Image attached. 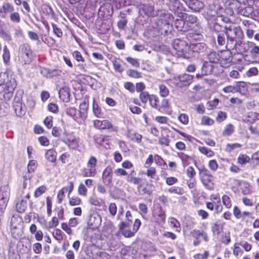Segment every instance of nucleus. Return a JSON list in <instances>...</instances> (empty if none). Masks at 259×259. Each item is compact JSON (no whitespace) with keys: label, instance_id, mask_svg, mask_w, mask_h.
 Here are the masks:
<instances>
[{"label":"nucleus","instance_id":"obj_1","mask_svg":"<svg viewBox=\"0 0 259 259\" xmlns=\"http://www.w3.org/2000/svg\"><path fill=\"white\" fill-rule=\"evenodd\" d=\"M224 32L227 36L226 49L233 50L236 49L237 44L243 37V32L241 28L235 25L226 26Z\"/></svg>","mask_w":259,"mask_h":259},{"label":"nucleus","instance_id":"obj_2","mask_svg":"<svg viewBox=\"0 0 259 259\" xmlns=\"http://www.w3.org/2000/svg\"><path fill=\"white\" fill-rule=\"evenodd\" d=\"M17 86L15 78L8 73H0V93L6 100H10Z\"/></svg>","mask_w":259,"mask_h":259},{"label":"nucleus","instance_id":"obj_3","mask_svg":"<svg viewBox=\"0 0 259 259\" xmlns=\"http://www.w3.org/2000/svg\"><path fill=\"white\" fill-rule=\"evenodd\" d=\"M156 19L153 25V27L159 31H163L167 32L169 29V26L172 21L173 16L165 10L158 11L156 13Z\"/></svg>","mask_w":259,"mask_h":259},{"label":"nucleus","instance_id":"obj_4","mask_svg":"<svg viewBox=\"0 0 259 259\" xmlns=\"http://www.w3.org/2000/svg\"><path fill=\"white\" fill-rule=\"evenodd\" d=\"M199 170V175L201 182L204 187L208 190H212L213 188L214 177L211 175L210 171L204 166L197 167Z\"/></svg>","mask_w":259,"mask_h":259},{"label":"nucleus","instance_id":"obj_5","mask_svg":"<svg viewBox=\"0 0 259 259\" xmlns=\"http://www.w3.org/2000/svg\"><path fill=\"white\" fill-rule=\"evenodd\" d=\"M18 57L19 61L24 64H29L32 60V52L30 45L23 44L19 47Z\"/></svg>","mask_w":259,"mask_h":259},{"label":"nucleus","instance_id":"obj_6","mask_svg":"<svg viewBox=\"0 0 259 259\" xmlns=\"http://www.w3.org/2000/svg\"><path fill=\"white\" fill-rule=\"evenodd\" d=\"M193 78L194 76L193 75L187 73H184L179 75L177 77H173L172 80L177 87L182 88L185 86L189 85L192 82Z\"/></svg>","mask_w":259,"mask_h":259},{"label":"nucleus","instance_id":"obj_7","mask_svg":"<svg viewBox=\"0 0 259 259\" xmlns=\"http://www.w3.org/2000/svg\"><path fill=\"white\" fill-rule=\"evenodd\" d=\"M174 48L178 56L184 58L186 57L188 47L185 41L179 39L175 41L174 44Z\"/></svg>","mask_w":259,"mask_h":259},{"label":"nucleus","instance_id":"obj_8","mask_svg":"<svg viewBox=\"0 0 259 259\" xmlns=\"http://www.w3.org/2000/svg\"><path fill=\"white\" fill-rule=\"evenodd\" d=\"M80 140L79 138L76 137L72 134L67 135L66 138L63 142L68 146L70 149L76 150L80 144Z\"/></svg>","mask_w":259,"mask_h":259},{"label":"nucleus","instance_id":"obj_9","mask_svg":"<svg viewBox=\"0 0 259 259\" xmlns=\"http://www.w3.org/2000/svg\"><path fill=\"white\" fill-rule=\"evenodd\" d=\"M94 126L99 130H112V131H116L114 128L113 125L108 120H94Z\"/></svg>","mask_w":259,"mask_h":259},{"label":"nucleus","instance_id":"obj_10","mask_svg":"<svg viewBox=\"0 0 259 259\" xmlns=\"http://www.w3.org/2000/svg\"><path fill=\"white\" fill-rule=\"evenodd\" d=\"M139 12L141 15L148 17L154 16L155 12L153 7L149 4H142L139 6Z\"/></svg>","mask_w":259,"mask_h":259},{"label":"nucleus","instance_id":"obj_11","mask_svg":"<svg viewBox=\"0 0 259 259\" xmlns=\"http://www.w3.org/2000/svg\"><path fill=\"white\" fill-rule=\"evenodd\" d=\"M169 2V7L171 11L177 15L179 17V13H183L184 7L179 0H167Z\"/></svg>","mask_w":259,"mask_h":259},{"label":"nucleus","instance_id":"obj_12","mask_svg":"<svg viewBox=\"0 0 259 259\" xmlns=\"http://www.w3.org/2000/svg\"><path fill=\"white\" fill-rule=\"evenodd\" d=\"M37 167V162L34 160L29 161L27 165V170L24 174L23 178L25 180H29L33 176Z\"/></svg>","mask_w":259,"mask_h":259},{"label":"nucleus","instance_id":"obj_13","mask_svg":"<svg viewBox=\"0 0 259 259\" xmlns=\"http://www.w3.org/2000/svg\"><path fill=\"white\" fill-rule=\"evenodd\" d=\"M14 11V7L12 4L8 2H4L2 7L0 8V16L5 18L8 14H11Z\"/></svg>","mask_w":259,"mask_h":259},{"label":"nucleus","instance_id":"obj_14","mask_svg":"<svg viewBox=\"0 0 259 259\" xmlns=\"http://www.w3.org/2000/svg\"><path fill=\"white\" fill-rule=\"evenodd\" d=\"M102 181L105 185L109 186L112 181V169L111 167H107L102 175Z\"/></svg>","mask_w":259,"mask_h":259},{"label":"nucleus","instance_id":"obj_15","mask_svg":"<svg viewBox=\"0 0 259 259\" xmlns=\"http://www.w3.org/2000/svg\"><path fill=\"white\" fill-rule=\"evenodd\" d=\"M110 4H113L117 9H120L123 6H130L135 4L136 0H108Z\"/></svg>","mask_w":259,"mask_h":259},{"label":"nucleus","instance_id":"obj_16","mask_svg":"<svg viewBox=\"0 0 259 259\" xmlns=\"http://www.w3.org/2000/svg\"><path fill=\"white\" fill-rule=\"evenodd\" d=\"M153 215L157 218L158 221L164 222L165 220V211L162 209V207L157 204L154 207V209L153 211Z\"/></svg>","mask_w":259,"mask_h":259},{"label":"nucleus","instance_id":"obj_17","mask_svg":"<svg viewBox=\"0 0 259 259\" xmlns=\"http://www.w3.org/2000/svg\"><path fill=\"white\" fill-rule=\"evenodd\" d=\"M92 111L94 115L98 118H104V113L99 105L95 99H93Z\"/></svg>","mask_w":259,"mask_h":259},{"label":"nucleus","instance_id":"obj_18","mask_svg":"<svg viewBox=\"0 0 259 259\" xmlns=\"http://www.w3.org/2000/svg\"><path fill=\"white\" fill-rule=\"evenodd\" d=\"M230 51L231 50H227V51L223 53V56H225L226 57H227V59H224V58H221V59L220 58V64L223 67H228L231 64L232 58Z\"/></svg>","mask_w":259,"mask_h":259},{"label":"nucleus","instance_id":"obj_19","mask_svg":"<svg viewBox=\"0 0 259 259\" xmlns=\"http://www.w3.org/2000/svg\"><path fill=\"white\" fill-rule=\"evenodd\" d=\"M101 223V218L97 213H94L90 215L89 224L93 227H98Z\"/></svg>","mask_w":259,"mask_h":259},{"label":"nucleus","instance_id":"obj_20","mask_svg":"<svg viewBox=\"0 0 259 259\" xmlns=\"http://www.w3.org/2000/svg\"><path fill=\"white\" fill-rule=\"evenodd\" d=\"M185 20V22H188L191 24L195 23L197 21V18L194 15H189L186 13H179V17Z\"/></svg>","mask_w":259,"mask_h":259},{"label":"nucleus","instance_id":"obj_21","mask_svg":"<svg viewBox=\"0 0 259 259\" xmlns=\"http://www.w3.org/2000/svg\"><path fill=\"white\" fill-rule=\"evenodd\" d=\"M236 89L237 92L241 95H245L248 92V85L244 81H238L236 83Z\"/></svg>","mask_w":259,"mask_h":259},{"label":"nucleus","instance_id":"obj_22","mask_svg":"<svg viewBox=\"0 0 259 259\" xmlns=\"http://www.w3.org/2000/svg\"><path fill=\"white\" fill-rule=\"evenodd\" d=\"M136 173L134 170L131 171V173L127 175L126 181L134 185H138L141 182L140 178L135 177Z\"/></svg>","mask_w":259,"mask_h":259},{"label":"nucleus","instance_id":"obj_23","mask_svg":"<svg viewBox=\"0 0 259 259\" xmlns=\"http://www.w3.org/2000/svg\"><path fill=\"white\" fill-rule=\"evenodd\" d=\"M60 98L64 102H67L70 100V93L68 89L67 88H62L59 91Z\"/></svg>","mask_w":259,"mask_h":259},{"label":"nucleus","instance_id":"obj_24","mask_svg":"<svg viewBox=\"0 0 259 259\" xmlns=\"http://www.w3.org/2000/svg\"><path fill=\"white\" fill-rule=\"evenodd\" d=\"M22 219L18 215H13L11 220V228L12 230L16 229L21 226Z\"/></svg>","mask_w":259,"mask_h":259},{"label":"nucleus","instance_id":"obj_25","mask_svg":"<svg viewBox=\"0 0 259 259\" xmlns=\"http://www.w3.org/2000/svg\"><path fill=\"white\" fill-rule=\"evenodd\" d=\"M57 153L54 149L48 150L45 153V158L51 162H55L56 160Z\"/></svg>","mask_w":259,"mask_h":259},{"label":"nucleus","instance_id":"obj_26","mask_svg":"<svg viewBox=\"0 0 259 259\" xmlns=\"http://www.w3.org/2000/svg\"><path fill=\"white\" fill-rule=\"evenodd\" d=\"M14 108L16 114L18 116H21L25 113V108L24 105L21 103H16L14 105Z\"/></svg>","mask_w":259,"mask_h":259},{"label":"nucleus","instance_id":"obj_27","mask_svg":"<svg viewBox=\"0 0 259 259\" xmlns=\"http://www.w3.org/2000/svg\"><path fill=\"white\" fill-rule=\"evenodd\" d=\"M10 189L8 186H3L0 188V198L9 200Z\"/></svg>","mask_w":259,"mask_h":259},{"label":"nucleus","instance_id":"obj_28","mask_svg":"<svg viewBox=\"0 0 259 259\" xmlns=\"http://www.w3.org/2000/svg\"><path fill=\"white\" fill-rule=\"evenodd\" d=\"M223 225L220 222L217 221L213 223L211 227V229L214 234L219 235L222 231Z\"/></svg>","mask_w":259,"mask_h":259},{"label":"nucleus","instance_id":"obj_29","mask_svg":"<svg viewBox=\"0 0 259 259\" xmlns=\"http://www.w3.org/2000/svg\"><path fill=\"white\" fill-rule=\"evenodd\" d=\"M207 58L210 63H217L220 61L221 56L217 52L212 51L207 55Z\"/></svg>","mask_w":259,"mask_h":259},{"label":"nucleus","instance_id":"obj_30","mask_svg":"<svg viewBox=\"0 0 259 259\" xmlns=\"http://www.w3.org/2000/svg\"><path fill=\"white\" fill-rule=\"evenodd\" d=\"M226 34L224 30L217 34V42L219 46H223L226 49L227 40L225 37Z\"/></svg>","mask_w":259,"mask_h":259},{"label":"nucleus","instance_id":"obj_31","mask_svg":"<svg viewBox=\"0 0 259 259\" xmlns=\"http://www.w3.org/2000/svg\"><path fill=\"white\" fill-rule=\"evenodd\" d=\"M27 202L26 200H19L16 204V209L19 212H23L27 208Z\"/></svg>","mask_w":259,"mask_h":259},{"label":"nucleus","instance_id":"obj_32","mask_svg":"<svg viewBox=\"0 0 259 259\" xmlns=\"http://www.w3.org/2000/svg\"><path fill=\"white\" fill-rule=\"evenodd\" d=\"M178 156L182 161V163L184 166L188 165L190 163V161L192 160L191 156L182 152L179 153Z\"/></svg>","mask_w":259,"mask_h":259},{"label":"nucleus","instance_id":"obj_33","mask_svg":"<svg viewBox=\"0 0 259 259\" xmlns=\"http://www.w3.org/2000/svg\"><path fill=\"white\" fill-rule=\"evenodd\" d=\"M158 88L159 94L161 97H165L168 95L169 91L168 88L165 84H159Z\"/></svg>","mask_w":259,"mask_h":259},{"label":"nucleus","instance_id":"obj_34","mask_svg":"<svg viewBox=\"0 0 259 259\" xmlns=\"http://www.w3.org/2000/svg\"><path fill=\"white\" fill-rule=\"evenodd\" d=\"M87 116L86 114H84L83 116V114H82L81 111L76 110V112L75 113V115L73 119L79 124H82L87 118Z\"/></svg>","mask_w":259,"mask_h":259},{"label":"nucleus","instance_id":"obj_35","mask_svg":"<svg viewBox=\"0 0 259 259\" xmlns=\"http://www.w3.org/2000/svg\"><path fill=\"white\" fill-rule=\"evenodd\" d=\"M9 17L10 21L14 23L18 24L21 22L20 15L18 12L13 11L10 14Z\"/></svg>","mask_w":259,"mask_h":259},{"label":"nucleus","instance_id":"obj_36","mask_svg":"<svg viewBox=\"0 0 259 259\" xmlns=\"http://www.w3.org/2000/svg\"><path fill=\"white\" fill-rule=\"evenodd\" d=\"M240 185L241 192L244 195L250 194L251 191L250 187V185L248 183L243 181L240 183Z\"/></svg>","mask_w":259,"mask_h":259},{"label":"nucleus","instance_id":"obj_37","mask_svg":"<svg viewBox=\"0 0 259 259\" xmlns=\"http://www.w3.org/2000/svg\"><path fill=\"white\" fill-rule=\"evenodd\" d=\"M96 173V170H93L88 167L82 169L81 175L84 177H94Z\"/></svg>","mask_w":259,"mask_h":259},{"label":"nucleus","instance_id":"obj_38","mask_svg":"<svg viewBox=\"0 0 259 259\" xmlns=\"http://www.w3.org/2000/svg\"><path fill=\"white\" fill-rule=\"evenodd\" d=\"M97 163V160L94 156H91L87 162V167L93 170H96V166Z\"/></svg>","mask_w":259,"mask_h":259},{"label":"nucleus","instance_id":"obj_39","mask_svg":"<svg viewBox=\"0 0 259 259\" xmlns=\"http://www.w3.org/2000/svg\"><path fill=\"white\" fill-rule=\"evenodd\" d=\"M253 8L251 7H247L242 9L240 11V14L247 17L251 16L253 13Z\"/></svg>","mask_w":259,"mask_h":259},{"label":"nucleus","instance_id":"obj_40","mask_svg":"<svg viewBox=\"0 0 259 259\" xmlns=\"http://www.w3.org/2000/svg\"><path fill=\"white\" fill-rule=\"evenodd\" d=\"M59 224L58 218L56 217H53L52 220L49 223L48 225H45V228L49 229L57 227Z\"/></svg>","mask_w":259,"mask_h":259},{"label":"nucleus","instance_id":"obj_41","mask_svg":"<svg viewBox=\"0 0 259 259\" xmlns=\"http://www.w3.org/2000/svg\"><path fill=\"white\" fill-rule=\"evenodd\" d=\"M3 58L4 63L8 64L10 62V54L6 46H5L3 49Z\"/></svg>","mask_w":259,"mask_h":259},{"label":"nucleus","instance_id":"obj_42","mask_svg":"<svg viewBox=\"0 0 259 259\" xmlns=\"http://www.w3.org/2000/svg\"><path fill=\"white\" fill-rule=\"evenodd\" d=\"M191 49L194 52H202L205 49V46L202 43L194 44L192 45Z\"/></svg>","mask_w":259,"mask_h":259},{"label":"nucleus","instance_id":"obj_43","mask_svg":"<svg viewBox=\"0 0 259 259\" xmlns=\"http://www.w3.org/2000/svg\"><path fill=\"white\" fill-rule=\"evenodd\" d=\"M168 192L171 194L182 195L183 194V189L179 187L173 186L168 189Z\"/></svg>","mask_w":259,"mask_h":259},{"label":"nucleus","instance_id":"obj_44","mask_svg":"<svg viewBox=\"0 0 259 259\" xmlns=\"http://www.w3.org/2000/svg\"><path fill=\"white\" fill-rule=\"evenodd\" d=\"M252 42H250L249 41L245 42L240 41L239 44H237V45L241 47V49H239V51L242 52H246L249 49V48H250V44Z\"/></svg>","mask_w":259,"mask_h":259},{"label":"nucleus","instance_id":"obj_45","mask_svg":"<svg viewBox=\"0 0 259 259\" xmlns=\"http://www.w3.org/2000/svg\"><path fill=\"white\" fill-rule=\"evenodd\" d=\"M151 95H150L147 92H141L140 94L139 98L143 103L146 104L149 101Z\"/></svg>","mask_w":259,"mask_h":259},{"label":"nucleus","instance_id":"obj_46","mask_svg":"<svg viewBox=\"0 0 259 259\" xmlns=\"http://www.w3.org/2000/svg\"><path fill=\"white\" fill-rule=\"evenodd\" d=\"M199 150L201 153L207 157H212L214 155V152L212 151L205 147H199Z\"/></svg>","mask_w":259,"mask_h":259},{"label":"nucleus","instance_id":"obj_47","mask_svg":"<svg viewBox=\"0 0 259 259\" xmlns=\"http://www.w3.org/2000/svg\"><path fill=\"white\" fill-rule=\"evenodd\" d=\"M250 159V157L244 154H241L238 156L237 161L241 164H244L249 162Z\"/></svg>","mask_w":259,"mask_h":259},{"label":"nucleus","instance_id":"obj_48","mask_svg":"<svg viewBox=\"0 0 259 259\" xmlns=\"http://www.w3.org/2000/svg\"><path fill=\"white\" fill-rule=\"evenodd\" d=\"M127 75L135 78H139L142 77L141 73L133 69H129L126 72Z\"/></svg>","mask_w":259,"mask_h":259},{"label":"nucleus","instance_id":"obj_49","mask_svg":"<svg viewBox=\"0 0 259 259\" xmlns=\"http://www.w3.org/2000/svg\"><path fill=\"white\" fill-rule=\"evenodd\" d=\"M186 4L189 6L190 7H193L197 5L198 8H201L202 7V4L197 0H183Z\"/></svg>","mask_w":259,"mask_h":259},{"label":"nucleus","instance_id":"obj_50","mask_svg":"<svg viewBox=\"0 0 259 259\" xmlns=\"http://www.w3.org/2000/svg\"><path fill=\"white\" fill-rule=\"evenodd\" d=\"M234 131V127L232 124L227 125L225 130L223 132V135L229 136H230Z\"/></svg>","mask_w":259,"mask_h":259},{"label":"nucleus","instance_id":"obj_51","mask_svg":"<svg viewBox=\"0 0 259 259\" xmlns=\"http://www.w3.org/2000/svg\"><path fill=\"white\" fill-rule=\"evenodd\" d=\"M223 91L226 93H237L236 84L232 85H228L223 88Z\"/></svg>","mask_w":259,"mask_h":259},{"label":"nucleus","instance_id":"obj_52","mask_svg":"<svg viewBox=\"0 0 259 259\" xmlns=\"http://www.w3.org/2000/svg\"><path fill=\"white\" fill-rule=\"evenodd\" d=\"M222 202L223 204L227 208H229L232 206V203L230 197L227 195H224L222 196Z\"/></svg>","mask_w":259,"mask_h":259},{"label":"nucleus","instance_id":"obj_53","mask_svg":"<svg viewBox=\"0 0 259 259\" xmlns=\"http://www.w3.org/2000/svg\"><path fill=\"white\" fill-rule=\"evenodd\" d=\"M213 123V120L208 116H203L201 118V124L211 125H212Z\"/></svg>","mask_w":259,"mask_h":259},{"label":"nucleus","instance_id":"obj_54","mask_svg":"<svg viewBox=\"0 0 259 259\" xmlns=\"http://www.w3.org/2000/svg\"><path fill=\"white\" fill-rule=\"evenodd\" d=\"M88 107L89 105L85 101H83L80 103L79 105V110L81 111L83 116L84 114H86L87 116Z\"/></svg>","mask_w":259,"mask_h":259},{"label":"nucleus","instance_id":"obj_55","mask_svg":"<svg viewBox=\"0 0 259 259\" xmlns=\"http://www.w3.org/2000/svg\"><path fill=\"white\" fill-rule=\"evenodd\" d=\"M250 53L252 56H259V47L255 46V44L252 42L250 44Z\"/></svg>","mask_w":259,"mask_h":259},{"label":"nucleus","instance_id":"obj_56","mask_svg":"<svg viewBox=\"0 0 259 259\" xmlns=\"http://www.w3.org/2000/svg\"><path fill=\"white\" fill-rule=\"evenodd\" d=\"M158 101V99L157 97L153 95H151V97L149 101V104L151 107H154L156 109H158L157 103Z\"/></svg>","mask_w":259,"mask_h":259},{"label":"nucleus","instance_id":"obj_57","mask_svg":"<svg viewBox=\"0 0 259 259\" xmlns=\"http://www.w3.org/2000/svg\"><path fill=\"white\" fill-rule=\"evenodd\" d=\"M227 118V114L223 111H220L216 117V120L218 122H221L225 120Z\"/></svg>","mask_w":259,"mask_h":259},{"label":"nucleus","instance_id":"obj_58","mask_svg":"<svg viewBox=\"0 0 259 259\" xmlns=\"http://www.w3.org/2000/svg\"><path fill=\"white\" fill-rule=\"evenodd\" d=\"M258 69L256 67H252L249 69L246 72L247 77H251L258 74Z\"/></svg>","mask_w":259,"mask_h":259},{"label":"nucleus","instance_id":"obj_59","mask_svg":"<svg viewBox=\"0 0 259 259\" xmlns=\"http://www.w3.org/2000/svg\"><path fill=\"white\" fill-rule=\"evenodd\" d=\"M185 23V22L184 20L178 18L176 20L175 22V25L178 29H180V30H182Z\"/></svg>","mask_w":259,"mask_h":259},{"label":"nucleus","instance_id":"obj_60","mask_svg":"<svg viewBox=\"0 0 259 259\" xmlns=\"http://www.w3.org/2000/svg\"><path fill=\"white\" fill-rule=\"evenodd\" d=\"M139 208L140 210V213L142 215H146L148 212V207L147 205L141 203L139 205Z\"/></svg>","mask_w":259,"mask_h":259},{"label":"nucleus","instance_id":"obj_61","mask_svg":"<svg viewBox=\"0 0 259 259\" xmlns=\"http://www.w3.org/2000/svg\"><path fill=\"white\" fill-rule=\"evenodd\" d=\"M209 168L213 171H215L218 168V164L215 160H210L208 162Z\"/></svg>","mask_w":259,"mask_h":259},{"label":"nucleus","instance_id":"obj_62","mask_svg":"<svg viewBox=\"0 0 259 259\" xmlns=\"http://www.w3.org/2000/svg\"><path fill=\"white\" fill-rule=\"evenodd\" d=\"M126 61L130 63L133 66L135 67H139L140 63L138 60L137 59L133 58L132 57H127L126 58Z\"/></svg>","mask_w":259,"mask_h":259},{"label":"nucleus","instance_id":"obj_63","mask_svg":"<svg viewBox=\"0 0 259 259\" xmlns=\"http://www.w3.org/2000/svg\"><path fill=\"white\" fill-rule=\"evenodd\" d=\"M156 169L154 167H149L146 172V175L151 178V179H154L156 174Z\"/></svg>","mask_w":259,"mask_h":259},{"label":"nucleus","instance_id":"obj_64","mask_svg":"<svg viewBox=\"0 0 259 259\" xmlns=\"http://www.w3.org/2000/svg\"><path fill=\"white\" fill-rule=\"evenodd\" d=\"M46 188L44 186H40L37 188L34 192V196L36 198L39 197L41 195L46 191Z\"/></svg>","mask_w":259,"mask_h":259}]
</instances>
